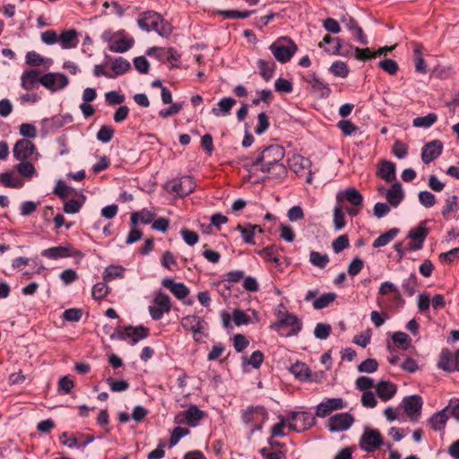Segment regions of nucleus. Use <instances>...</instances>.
<instances>
[{
    "label": "nucleus",
    "instance_id": "obj_1",
    "mask_svg": "<svg viewBox=\"0 0 459 459\" xmlns=\"http://www.w3.org/2000/svg\"><path fill=\"white\" fill-rule=\"evenodd\" d=\"M285 155L283 147L278 144H272L264 148L255 159L250 160L247 165L255 170H260L275 179H282L287 175V169L281 163Z\"/></svg>",
    "mask_w": 459,
    "mask_h": 459
},
{
    "label": "nucleus",
    "instance_id": "obj_2",
    "mask_svg": "<svg viewBox=\"0 0 459 459\" xmlns=\"http://www.w3.org/2000/svg\"><path fill=\"white\" fill-rule=\"evenodd\" d=\"M276 322L270 325V328L282 337L297 336L302 330V321L294 314L290 312H279Z\"/></svg>",
    "mask_w": 459,
    "mask_h": 459
},
{
    "label": "nucleus",
    "instance_id": "obj_3",
    "mask_svg": "<svg viewBox=\"0 0 459 459\" xmlns=\"http://www.w3.org/2000/svg\"><path fill=\"white\" fill-rule=\"evenodd\" d=\"M138 26L146 31L154 30L160 36H169L172 28L161 15L153 11L144 12L137 21Z\"/></svg>",
    "mask_w": 459,
    "mask_h": 459
},
{
    "label": "nucleus",
    "instance_id": "obj_4",
    "mask_svg": "<svg viewBox=\"0 0 459 459\" xmlns=\"http://www.w3.org/2000/svg\"><path fill=\"white\" fill-rule=\"evenodd\" d=\"M150 335V329L143 325L132 326L125 325L117 327L110 334L111 340L126 341L130 339L129 343L134 346L141 340L146 339Z\"/></svg>",
    "mask_w": 459,
    "mask_h": 459
},
{
    "label": "nucleus",
    "instance_id": "obj_5",
    "mask_svg": "<svg viewBox=\"0 0 459 459\" xmlns=\"http://www.w3.org/2000/svg\"><path fill=\"white\" fill-rule=\"evenodd\" d=\"M241 419L250 428V432L253 434L263 429L264 424L268 419V412L263 406L251 405L242 411Z\"/></svg>",
    "mask_w": 459,
    "mask_h": 459
},
{
    "label": "nucleus",
    "instance_id": "obj_6",
    "mask_svg": "<svg viewBox=\"0 0 459 459\" xmlns=\"http://www.w3.org/2000/svg\"><path fill=\"white\" fill-rule=\"evenodd\" d=\"M269 49L271 50L276 60L282 64H285L291 59V57L296 53L298 48L297 45L291 39L281 38L277 39L273 44H271Z\"/></svg>",
    "mask_w": 459,
    "mask_h": 459
},
{
    "label": "nucleus",
    "instance_id": "obj_7",
    "mask_svg": "<svg viewBox=\"0 0 459 459\" xmlns=\"http://www.w3.org/2000/svg\"><path fill=\"white\" fill-rule=\"evenodd\" d=\"M289 429L301 432L314 426L315 417L307 411H291L288 416Z\"/></svg>",
    "mask_w": 459,
    "mask_h": 459
},
{
    "label": "nucleus",
    "instance_id": "obj_8",
    "mask_svg": "<svg viewBox=\"0 0 459 459\" xmlns=\"http://www.w3.org/2000/svg\"><path fill=\"white\" fill-rule=\"evenodd\" d=\"M13 158L19 161L32 160L35 155L36 160L39 155L37 152L36 145L28 139L22 138L18 140L13 148Z\"/></svg>",
    "mask_w": 459,
    "mask_h": 459
},
{
    "label": "nucleus",
    "instance_id": "obj_9",
    "mask_svg": "<svg viewBox=\"0 0 459 459\" xmlns=\"http://www.w3.org/2000/svg\"><path fill=\"white\" fill-rule=\"evenodd\" d=\"M167 187L169 191L183 197L194 192L195 189V182L192 177L183 176L168 182Z\"/></svg>",
    "mask_w": 459,
    "mask_h": 459
},
{
    "label": "nucleus",
    "instance_id": "obj_10",
    "mask_svg": "<svg viewBox=\"0 0 459 459\" xmlns=\"http://www.w3.org/2000/svg\"><path fill=\"white\" fill-rule=\"evenodd\" d=\"M153 304V306L149 307V313L153 320L161 319L165 313L170 311V298L161 291L155 293Z\"/></svg>",
    "mask_w": 459,
    "mask_h": 459
},
{
    "label": "nucleus",
    "instance_id": "obj_11",
    "mask_svg": "<svg viewBox=\"0 0 459 459\" xmlns=\"http://www.w3.org/2000/svg\"><path fill=\"white\" fill-rule=\"evenodd\" d=\"M81 254L80 251L75 249L71 244L65 243L60 246L52 247L41 251V255L43 257L57 260L61 258H68L77 256Z\"/></svg>",
    "mask_w": 459,
    "mask_h": 459
},
{
    "label": "nucleus",
    "instance_id": "obj_12",
    "mask_svg": "<svg viewBox=\"0 0 459 459\" xmlns=\"http://www.w3.org/2000/svg\"><path fill=\"white\" fill-rule=\"evenodd\" d=\"M181 325L186 331L193 333V338L195 342H200L202 341L203 330L205 325L202 317L195 315H187L182 318Z\"/></svg>",
    "mask_w": 459,
    "mask_h": 459
},
{
    "label": "nucleus",
    "instance_id": "obj_13",
    "mask_svg": "<svg viewBox=\"0 0 459 459\" xmlns=\"http://www.w3.org/2000/svg\"><path fill=\"white\" fill-rule=\"evenodd\" d=\"M383 443L382 435L377 429H366L359 440V447L363 451L371 453L380 447Z\"/></svg>",
    "mask_w": 459,
    "mask_h": 459
},
{
    "label": "nucleus",
    "instance_id": "obj_14",
    "mask_svg": "<svg viewBox=\"0 0 459 459\" xmlns=\"http://www.w3.org/2000/svg\"><path fill=\"white\" fill-rule=\"evenodd\" d=\"M204 418V412L196 405L192 404L187 410L179 412L176 416L175 421L179 424H186L189 427H196Z\"/></svg>",
    "mask_w": 459,
    "mask_h": 459
},
{
    "label": "nucleus",
    "instance_id": "obj_15",
    "mask_svg": "<svg viewBox=\"0 0 459 459\" xmlns=\"http://www.w3.org/2000/svg\"><path fill=\"white\" fill-rule=\"evenodd\" d=\"M425 222L426 221H422L417 228L409 231L407 238L411 241L407 245L408 251L411 252L422 249L425 239L429 233V229L423 226Z\"/></svg>",
    "mask_w": 459,
    "mask_h": 459
},
{
    "label": "nucleus",
    "instance_id": "obj_16",
    "mask_svg": "<svg viewBox=\"0 0 459 459\" xmlns=\"http://www.w3.org/2000/svg\"><path fill=\"white\" fill-rule=\"evenodd\" d=\"M40 83L50 91L55 92L65 88L69 80L64 74L48 73L40 77Z\"/></svg>",
    "mask_w": 459,
    "mask_h": 459
},
{
    "label": "nucleus",
    "instance_id": "obj_17",
    "mask_svg": "<svg viewBox=\"0 0 459 459\" xmlns=\"http://www.w3.org/2000/svg\"><path fill=\"white\" fill-rule=\"evenodd\" d=\"M354 418L349 412L337 413L328 420L327 428L331 432H341L349 429Z\"/></svg>",
    "mask_w": 459,
    "mask_h": 459
},
{
    "label": "nucleus",
    "instance_id": "obj_18",
    "mask_svg": "<svg viewBox=\"0 0 459 459\" xmlns=\"http://www.w3.org/2000/svg\"><path fill=\"white\" fill-rule=\"evenodd\" d=\"M393 294V299L389 304V307H402L405 304V300L402 296L398 287L391 281H384L378 289V295L386 296Z\"/></svg>",
    "mask_w": 459,
    "mask_h": 459
},
{
    "label": "nucleus",
    "instance_id": "obj_19",
    "mask_svg": "<svg viewBox=\"0 0 459 459\" xmlns=\"http://www.w3.org/2000/svg\"><path fill=\"white\" fill-rule=\"evenodd\" d=\"M346 403L342 398H327L316 406V416L325 418L333 411L345 408Z\"/></svg>",
    "mask_w": 459,
    "mask_h": 459
},
{
    "label": "nucleus",
    "instance_id": "obj_20",
    "mask_svg": "<svg viewBox=\"0 0 459 459\" xmlns=\"http://www.w3.org/2000/svg\"><path fill=\"white\" fill-rule=\"evenodd\" d=\"M304 81L310 85L312 91L320 98H328L332 92L329 84L316 74H308L304 77Z\"/></svg>",
    "mask_w": 459,
    "mask_h": 459
},
{
    "label": "nucleus",
    "instance_id": "obj_21",
    "mask_svg": "<svg viewBox=\"0 0 459 459\" xmlns=\"http://www.w3.org/2000/svg\"><path fill=\"white\" fill-rule=\"evenodd\" d=\"M443 143L440 140H433L427 143L421 150V160L425 164H429L431 161L440 156L443 151Z\"/></svg>",
    "mask_w": 459,
    "mask_h": 459
},
{
    "label": "nucleus",
    "instance_id": "obj_22",
    "mask_svg": "<svg viewBox=\"0 0 459 459\" xmlns=\"http://www.w3.org/2000/svg\"><path fill=\"white\" fill-rule=\"evenodd\" d=\"M73 122V117L70 114L56 115L49 118L42 119L41 123L46 133L56 130L64 126Z\"/></svg>",
    "mask_w": 459,
    "mask_h": 459
},
{
    "label": "nucleus",
    "instance_id": "obj_23",
    "mask_svg": "<svg viewBox=\"0 0 459 459\" xmlns=\"http://www.w3.org/2000/svg\"><path fill=\"white\" fill-rule=\"evenodd\" d=\"M336 201L338 204L347 201L353 206H362L363 196L356 188L348 187L345 190L337 193Z\"/></svg>",
    "mask_w": 459,
    "mask_h": 459
},
{
    "label": "nucleus",
    "instance_id": "obj_24",
    "mask_svg": "<svg viewBox=\"0 0 459 459\" xmlns=\"http://www.w3.org/2000/svg\"><path fill=\"white\" fill-rule=\"evenodd\" d=\"M342 42L341 39L326 34L318 46L330 55L344 56L345 54L342 51Z\"/></svg>",
    "mask_w": 459,
    "mask_h": 459
},
{
    "label": "nucleus",
    "instance_id": "obj_25",
    "mask_svg": "<svg viewBox=\"0 0 459 459\" xmlns=\"http://www.w3.org/2000/svg\"><path fill=\"white\" fill-rule=\"evenodd\" d=\"M439 368L445 371L454 372L459 371L457 358L448 349H443L440 352L439 360L437 363Z\"/></svg>",
    "mask_w": 459,
    "mask_h": 459
},
{
    "label": "nucleus",
    "instance_id": "obj_26",
    "mask_svg": "<svg viewBox=\"0 0 459 459\" xmlns=\"http://www.w3.org/2000/svg\"><path fill=\"white\" fill-rule=\"evenodd\" d=\"M375 389L377 396L383 401L387 402L391 400L397 392L396 385L391 381H379L376 385Z\"/></svg>",
    "mask_w": 459,
    "mask_h": 459
},
{
    "label": "nucleus",
    "instance_id": "obj_27",
    "mask_svg": "<svg viewBox=\"0 0 459 459\" xmlns=\"http://www.w3.org/2000/svg\"><path fill=\"white\" fill-rule=\"evenodd\" d=\"M404 411L408 417L419 416L422 408V399L420 395L407 396L403 399Z\"/></svg>",
    "mask_w": 459,
    "mask_h": 459
},
{
    "label": "nucleus",
    "instance_id": "obj_28",
    "mask_svg": "<svg viewBox=\"0 0 459 459\" xmlns=\"http://www.w3.org/2000/svg\"><path fill=\"white\" fill-rule=\"evenodd\" d=\"M161 285L169 289L178 299H183L189 294V289L182 282H175L171 278H165Z\"/></svg>",
    "mask_w": 459,
    "mask_h": 459
},
{
    "label": "nucleus",
    "instance_id": "obj_29",
    "mask_svg": "<svg viewBox=\"0 0 459 459\" xmlns=\"http://www.w3.org/2000/svg\"><path fill=\"white\" fill-rule=\"evenodd\" d=\"M448 419L449 414H447L446 411H445V408H443L442 410L432 414V416L429 419V424L434 431L440 432L444 430Z\"/></svg>",
    "mask_w": 459,
    "mask_h": 459
},
{
    "label": "nucleus",
    "instance_id": "obj_30",
    "mask_svg": "<svg viewBox=\"0 0 459 459\" xmlns=\"http://www.w3.org/2000/svg\"><path fill=\"white\" fill-rule=\"evenodd\" d=\"M39 71L38 70H30L24 72L21 77V85L26 91H31L35 86L39 82L40 77Z\"/></svg>",
    "mask_w": 459,
    "mask_h": 459
},
{
    "label": "nucleus",
    "instance_id": "obj_31",
    "mask_svg": "<svg viewBox=\"0 0 459 459\" xmlns=\"http://www.w3.org/2000/svg\"><path fill=\"white\" fill-rule=\"evenodd\" d=\"M77 31L74 29L64 30L59 36V43L63 49L76 48L79 41L77 39Z\"/></svg>",
    "mask_w": 459,
    "mask_h": 459
},
{
    "label": "nucleus",
    "instance_id": "obj_32",
    "mask_svg": "<svg viewBox=\"0 0 459 459\" xmlns=\"http://www.w3.org/2000/svg\"><path fill=\"white\" fill-rule=\"evenodd\" d=\"M156 217V213L143 208L140 210L139 212H134L131 214L130 220L131 224L134 227H136V224L140 221L143 224H150L153 221V220Z\"/></svg>",
    "mask_w": 459,
    "mask_h": 459
},
{
    "label": "nucleus",
    "instance_id": "obj_33",
    "mask_svg": "<svg viewBox=\"0 0 459 459\" xmlns=\"http://www.w3.org/2000/svg\"><path fill=\"white\" fill-rule=\"evenodd\" d=\"M0 184L5 187L22 188L24 182L13 171L8 170L0 174Z\"/></svg>",
    "mask_w": 459,
    "mask_h": 459
},
{
    "label": "nucleus",
    "instance_id": "obj_34",
    "mask_svg": "<svg viewBox=\"0 0 459 459\" xmlns=\"http://www.w3.org/2000/svg\"><path fill=\"white\" fill-rule=\"evenodd\" d=\"M236 103V100L231 97L223 98L218 102L216 108H212V113L215 117L228 116Z\"/></svg>",
    "mask_w": 459,
    "mask_h": 459
},
{
    "label": "nucleus",
    "instance_id": "obj_35",
    "mask_svg": "<svg viewBox=\"0 0 459 459\" xmlns=\"http://www.w3.org/2000/svg\"><path fill=\"white\" fill-rule=\"evenodd\" d=\"M385 197L391 205L394 207L398 206L404 197L402 185L400 183L392 185L386 191Z\"/></svg>",
    "mask_w": 459,
    "mask_h": 459
},
{
    "label": "nucleus",
    "instance_id": "obj_36",
    "mask_svg": "<svg viewBox=\"0 0 459 459\" xmlns=\"http://www.w3.org/2000/svg\"><path fill=\"white\" fill-rule=\"evenodd\" d=\"M256 65L259 69L260 75L265 82H269L274 74L276 67L274 61L272 59H258Z\"/></svg>",
    "mask_w": 459,
    "mask_h": 459
},
{
    "label": "nucleus",
    "instance_id": "obj_37",
    "mask_svg": "<svg viewBox=\"0 0 459 459\" xmlns=\"http://www.w3.org/2000/svg\"><path fill=\"white\" fill-rule=\"evenodd\" d=\"M290 371L296 378L301 381H309L311 379L310 368L304 362H296L290 368Z\"/></svg>",
    "mask_w": 459,
    "mask_h": 459
},
{
    "label": "nucleus",
    "instance_id": "obj_38",
    "mask_svg": "<svg viewBox=\"0 0 459 459\" xmlns=\"http://www.w3.org/2000/svg\"><path fill=\"white\" fill-rule=\"evenodd\" d=\"M112 79L126 74L131 67L130 63L122 56L116 57L111 63Z\"/></svg>",
    "mask_w": 459,
    "mask_h": 459
},
{
    "label": "nucleus",
    "instance_id": "obj_39",
    "mask_svg": "<svg viewBox=\"0 0 459 459\" xmlns=\"http://www.w3.org/2000/svg\"><path fill=\"white\" fill-rule=\"evenodd\" d=\"M459 211L458 197L452 195L446 200L441 213L444 218L450 219Z\"/></svg>",
    "mask_w": 459,
    "mask_h": 459
},
{
    "label": "nucleus",
    "instance_id": "obj_40",
    "mask_svg": "<svg viewBox=\"0 0 459 459\" xmlns=\"http://www.w3.org/2000/svg\"><path fill=\"white\" fill-rule=\"evenodd\" d=\"M378 176L385 180L391 182L395 179V164L392 161H383L378 169Z\"/></svg>",
    "mask_w": 459,
    "mask_h": 459
},
{
    "label": "nucleus",
    "instance_id": "obj_41",
    "mask_svg": "<svg viewBox=\"0 0 459 459\" xmlns=\"http://www.w3.org/2000/svg\"><path fill=\"white\" fill-rule=\"evenodd\" d=\"M399 229L397 228H392L389 230L385 231V233L381 234L378 238H377L372 247L374 248H379L382 247H385L388 245L392 240L394 239V238L398 235Z\"/></svg>",
    "mask_w": 459,
    "mask_h": 459
},
{
    "label": "nucleus",
    "instance_id": "obj_42",
    "mask_svg": "<svg viewBox=\"0 0 459 459\" xmlns=\"http://www.w3.org/2000/svg\"><path fill=\"white\" fill-rule=\"evenodd\" d=\"M134 44L133 39H120L110 41L108 49L113 53H124L129 50Z\"/></svg>",
    "mask_w": 459,
    "mask_h": 459
},
{
    "label": "nucleus",
    "instance_id": "obj_43",
    "mask_svg": "<svg viewBox=\"0 0 459 459\" xmlns=\"http://www.w3.org/2000/svg\"><path fill=\"white\" fill-rule=\"evenodd\" d=\"M402 288L406 295L412 297L418 289V278L414 273H411L409 277L402 281Z\"/></svg>",
    "mask_w": 459,
    "mask_h": 459
},
{
    "label": "nucleus",
    "instance_id": "obj_44",
    "mask_svg": "<svg viewBox=\"0 0 459 459\" xmlns=\"http://www.w3.org/2000/svg\"><path fill=\"white\" fill-rule=\"evenodd\" d=\"M237 230L240 232L243 240L247 244H255L254 236L256 232V227H253V224L247 223L244 226L238 224L237 226Z\"/></svg>",
    "mask_w": 459,
    "mask_h": 459
},
{
    "label": "nucleus",
    "instance_id": "obj_45",
    "mask_svg": "<svg viewBox=\"0 0 459 459\" xmlns=\"http://www.w3.org/2000/svg\"><path fill=\"white\" fill-rule=\"evenodd\" d=\"M437 120L436 113H429L424 117H417L412 121V126L415 127L429 128L433 126Z\"/></svg>",
    "mask_w": 459,
    "mask_h": 459
},
{
    "label": "nucleus",
    "instance_id": "obj_46",
    "mask_svg": "<svg viewBox=\"0 0 459 459\" xmlns=\"http://www.w3.org/2000/svg\"><path fill=\"white\" fill-rule=\"evenodd\" d=\"M86 197L82 195L78 199H70L64 204V212L65 213L74 214L77 213L82 207Z\"/></svg>",
    "mask_w": 459,
    "mask_h": 459
},
{
    "label": "nucleus",
    "instance_id": "obj_47",
    "mask_svg": "<svg viewBox=\"0 0 459 459\" xmlns=\"http://www.w3.org/2000/svg\"><path fill=\"white\" fill-rule=\"evenodd\" d=\"M331 74L340 78H346L349 75V67L346 63L337 60L329 68Z\"/></svg>",
    "mask_w": 459,
    "mask_h": 459
},
{
    "label": "nucleus",
    "instance_id": "obj_48",
    "mask_svg": "<svg viewBox=\"0 0 459 459\" xmlns=\"http://www.w3.org/2000/svg\"><path fill=\"white\" fill-rule=\"evenodd\" d=\"M336 299V294L333 292L324 293L317 299H316L313 302V307L315 309H323L328 307L332 302Z\"/></svg>",
    "mask_w": 459,
    "mask_h": 459
},
{
    "label": "nucleus",
    "instance_id": "obj_49",
    "mask_svg": "<svg viewBox=\"0 0 459 459\" xmlns=\"http://www.w3.org/2000/svg\"><path fill=\"white\" fill-rule=\"evenodd\" d=\"M125 268L121 265H109L106 268L103 279L106 281H113L124 276Z\"/></svg>",
    "mask_w": 459,
    "mask_h": 459
},
{
    "label": "nucleus",
    "instance_id": "obj_50",
    "mask_svg": "<svg viewBox=\"0 0 459 459\" xmlns=\"http://www.w3.org/2000/svg\"><path fill=\"white\" fill-rule=\"evenodd\" d=\"M309 262L316 267L325 268L329 263L327 254H321L317 251H311L309 254Z\"/></svg>",
    "mask_w": 459,
    "mask_h": 459
},
{
    "label": "nucleus",
    "instance_id": "obj_51",
    "mask_svg": "<svg viewBox=\"0 0 459 459\" xmlns=\"http://www.w3.org/2000/svg\"><path fill=\"white\" fill-rule=\"evenodd\" d=\"M346 225L342 207L337 204L333 209V227L335 230H341Z\"/></svg>",
    "mask_w": 459,
    "mask_h": 459
},
{
    "label": "nucleus",
    "instance_id": "obj_52",
    "mask_svg": "<svg viewBox=\"0 0 459 459\" xmlns=\"http://www.w3.org/2000/svg\"><path fill=\"white\" fill-rule=\"evenodd\" d=\"M160 264L165 269L169 271H173L178 268L176 257L173 255V253L169 250H166L163 253L160 258Z\"/></svg>",
    "mask_w": 459,
    "mask_h": 459
},
{
    "label": "nucleus",
    "instance_id": "obj_53",
    "mask_svg": "<svg viewBox=\"0 0 459 459\" xmlns=\"http://www.w3.org/2000/svg\"><path fill=\"white\" fill-rule=\"evenodd\" d=\"M15 168L21 176L28 178L33 177L36 174L34 166L28 160L21 161L16 165Z\"/></svg>",
    "mask_w": 459,
    "mask_h": 459
},
{
    "label": "nucleus",
    "instance_id": "obj_54",
    "mask_svg": "<svg viewBox=\"0 0 459 459\" xmlns=\"http://www.w3.org/2000/svg\"><path fill=\"white\" fill-rule=\"evenodd\" d=\"M115 130L111 126H101L97 133V139L104 143H109L114 136Z\"/></svg>",
    "mask_w": 459,
    "mask_h": 459
},
{
    "label": "nucleus",
    "instance_id": "obj_55",
    "mask_svg": "<svg viewBox=\"0 0 459 459\" xmlns=\"http://www.w3.org/2000/svg\"><path fill=\"white\" fill-rule=\"evenodd\" d=\"M255 11H238V10H225L221 11V14L226 19H246L248 18Z\"/></svg>",
    "mask_w": 459,
    "mask_h": 459
},
{
    "label": "nucleus",
    "instance_id": "obj_56",
    "mask_svg": "<svg viewBox=\"0 0 459 459\" xmlns=\"http://www.w3.org/2000/svg\"><path fill=\"white\" fill-rule=\"evenodd\" d=\"M337 127L342 131L345 136H350L355 134L359 127L354 125L351 121L342 119L337 123Z\"/></svg>",
    "mask_w": 459,
    "mask_h": 459
},
{
    "label": "nucleus",
    "instance_id": "obj_57",
    "mask_svg": "<svg viewBox=\"0 0 459 459\" xmlns=\"http://www.w3.org/2000/svg\"><path fill=\"white\" fill-rule=\"evenodd\" d=\"M232 320L238 326L246 325L251 323V318L239 308H235L232 311Z\"/></svg>",
    "mask_w": 459,
    "mask_h": 459
},
{
    "label": "nucleus",
    "instance_id": "obj_58",
    "mask_svg": "<svg viewBox=\"0 0 459 459\" xmlns=\"http://www.w3.org/2000/svg\"><path fill=\"white\" fill-rule=\"evenodd\" d=\"M449 418H454L459 421V398L454 397L449 400L447 405L445 407Z\"/></svg>",
    "mask_w": 459,
    "mask_h": 459
},
{
    "label": "nucleus",
    "instance_id": "obj_59",
    "mask_svg": "<svg viewBox=\"0 0 459 459\" xmlns=\"http://www.w3.org/2000/svg\"><path fill=\"white\" fill-rule=\"evenodd\" d=\"M350 246L349 238L346 234L339 236L337 238H335L333 243L332 247L333 249V252L335 254H339Z\"/></svg>",
    "mask_w": 459,
    "mask_h": 459
},
{
    "label": "nucleus",
    "instance_id": "obj_60",
    "mask_svg": "<svg viewBox=\"0 0 459 459\" xmlns=\"http://www.w3.org/2000/svg\"><path fill=\"white\" fill-rule=\"evenodd\" d=\"M331 330L332 328L330 325L325 323H318L315 327L314 334L316 338L319 340H325L330 335Z\"/></svg>",
    "mask_w": 459,
    "mask_h": 459
},
{
    "label": "nucleus",
    "instance_id": "obj_61",
    "mask_svg": "<svg viewBox=\"0 0 459 459\" xmlns=\"http://www.w3.org/2000/svg\"><path fill=\"white\" fill-rule=\"evenodd\" d=\"M379 67L383 69L385 72H386L390 75H394L398 72V65L396 61L385 58L379 62L378 64Z\"/></svg>",
    "mask_w": 459,
    "mask_h": 459
},
{
    "label": "nucleus",
    "instance_id": "obj_62",
    "mask_svg": "<svg viewBox=\"0 0 459 459\" xmlns=\"http://www.w3.org/2000/svg\"><path fill=\"white\" fill-rule=\"evenodd\" d=\"M264 354L260 351H254L251 356L244 358V364L251 365L254 368H259L264 361Z\"/></svg>",
    "mask_w": 459,
    "mask_h": 459
},
{
    "label": "nucleus",
    "instance_id": "obj_63",
    "mask_svg": "<svg viewBox=\"0 0 459 459\" xmlns=\"http://www.w3.org/2000/svg\"><path fill=\"white\" fill-rule=\"evenodd\" d=\"M125 95L116 91H110L105 93V100L110 106L120 105L125 101Z\"/></svg>",
    "mask_w": 459,
    "mask_h": 459
},
{
    "label": "nucleus",
    "instance_id": "obj_64",
    "mask_svg": "<svg viewBox=\"0 0 459 459\" xmlns=\"http://www.w3.org/2000/svg\"><path fill=\"white\" fill-rule=\"evenodd\" d=\"M419 201L426 208H430L436 204V196L429 191L424 190L419 193Z\"/></svg>",
    "mask_w": 459,
    "mask_h": 459
}]
</instances>
